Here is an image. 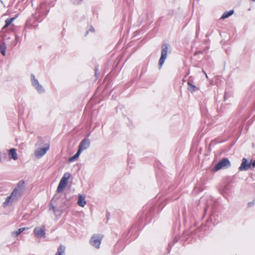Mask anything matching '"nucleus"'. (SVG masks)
I'll use <instances>...</instances> for the list:
<instances>
[{"label":"nucleus","instance_id":"1","mask_svg":"<svg viewBox=\"0 0 255 255\" xmlns=\"http://www.w3.org/2000/svg\"><path fill=\"white\" fill-rule=\"evenodd\" d=\"M21 194V190L18 189H14L10 195L7 197L3 203V206L7 207L11 205L14 201L17 200V198Z\"/></svg>","mask_w":255,"mask_h":255},{"label":"nucleus","instance_id":"2","mask_svg":"<svg viewBox=\"0 0 255 255\" xmlns=\"http://www.w3.org/2000/svg\"><path fill=\"white\" fill-rule=\"evenodd\" d=\"M70 177V174L68 172L65 173L61 179L60 182L57 188L56 192L58 193L62 192L66 187L69 179Z\"/></svg>","mask_w":255,"mask_h":255},{"label":"nucleus","instance_id":"3","mask_svg":"<svg viewBox=\"0 0 255 255\" xmlns=\"http://www.w3.org/2000/svg\"><path fill=\"white\" fill-rule=\"evenodd\" d=\"M231 166V163L228 158H224L221 160L214 167V171H217L220 169L227 168Z\"/></svg>","mask_w":255,"mask_h":255},{"label":"nucleus","instance_id":"4","mask_svg":"<svg viewBox=\"0 0 255 255\" xmlns=\"http://www.w3.org/2000/svg\"><path fill=\"white\" fill-rule=\"evenodd\" d=\"M49 144H45L44 147L38 148L35 150L34 154L36 158L39 159L44 155L49 149Z\"/></svg>","mask_w":255,"mask_h":255},{"label":"nucleus","instance_id":"5","mask_svg":"<svg viewBox=\"0 0 255 255\" xmlns=\"http://www.w3.org/2000/svg\"><path fill=\"white\" fill-rule=\"evenodd\" d=\"M168 45L166 44H164L161 47V56L159 60V68L162 66L164 61L167 57Z\"/></svg>","mask_w":255,"mask_h":255},{"label":"nucleus","instance_id":"6","mask_svg":"<svg viewBox=\"0 0 255 255\" xmlns=\"http://www.w3.org/2000/svg\"><path fill=\"white\" fill-rule=\"evenodd\" d=\"M103 237V236L102 235H93L90 241L91 245L94 247L99 249L100 248Z\"/></svg>","mask_w":255,"mask_h":255},{"label":"nucleus","instance_id":"7","mask_svg":"<svg viewBox=\"0 0 255 255\" xmlns=\"http://www.w3.org/2000/svg\"><path fill=\"white\" fill-rule=\"evenodd\" d=\"M31 80L32 85L35 88V89L38 91L39 93H43L44 91V89L40 85L38 82V81L35 79L34 75H31Z\"/></svg>","mask_w":255,"mask_h":255},{"label":"nucleus","instance_id":"8","mask_svg":"<svg viewBox=\"0 0 255 255\" xmlns=\"http://www.w3.org/2000/svg\"><path fill=\"white\" fill-rule=\"evenodd\" d=\"M44 226L36 227L33 231L34 235L38 238H45Z\"/></svg>","mask_w":255,"mask_h":255},{"label":"nucleus","instance_id":"9","mask_svg":"<svg viewBox=\"0 0 255 255\" xmlns=\"http://www.w3.org/2000/svg\"><path fill=\"white\" fill-rule=\"evenodd\" d=\"M90 140L88 138H85L80 142L78 150L82 152V151L87 149L90 146Z\"/></svg>","mask_w":255,"mask_h":255},{"label":"nucleus","instance_id":"10","mask_svg":"<svg viewBox=\"0 0 255 255\" xmlns=\"http://www.w3.org/2000/svg\"><path fill=\"white\" fill-rule=\"evenodd\" d=\"M251 167V163L248 162L247 159L244 158L242 159V162L239 169L240 171L248 170Z\"/></svg>","mask_w":255,"mask_h":255},{"label":"nucleus","instance_id":"11","mask_svg":"<svg viewBox=\"0 0 255 255\" xmlns=\"http://www.w3.org/2000/svg\"><path fill=\"white\" fill-rule=\"evenodd\" d=\"M77 204L79 206L84 207L86 204V201H85V196H83L81 194H78V200Z\"/></svg>","mask_w":255,"mask_h":255},{"label":"nucleus","instance_id":"12","mask_svg":"<svg viewBox=\"0 0 255 255\" xmlns=\"http://www.w3.org/2000/svg\"><path fill=\"white\" fill-rule=\"evenodd\" d=\"M8 154L10 158L16 160L18 158L16 150L15 148H11L8 150Z\"/></svg>","mask_w":255,"mask_h":255},{"label":"nucleus","instance_id":"13","mask_svg":"<svg viewBox=\"0 0 255 255\" xmlns=\"http://www.w3.org/2000/svg\"><path fill=\"white\" fill-rule=\"evenodd\" d=\"M28 229L27 228H21L18 229L17 231H13L11 232V235L12 237H17L20 234H21L24 230Z\"/></svg>","mask_w":255,"mask_h":255},{"label":"nucleus","instance_id":"14","mask_svg":"<svg viewBox=\"0 0 255 255\" xmlns=\"http://www.w3.org/2000/svg\"><path fill=\"white\" fill-rule=\"evenodd\" d=\"M188 90H189L191 92H193L199 90V88L193 85L190 82H188Z\"/></svg>","mask_w":255,"mask_h":255},{"label":"nucleus","instance_id":"15","mask_svg":"<svg viewBox=\"0 0 255 255\" xmlns=\"http://www.w3.org/2000/svg\"><path fill=\"white\" fill-rule=\"evenodd\" d=\"M65 247L62 245H60L58 249L57 252L55 255H64L65 253Z\"/></svg>","mask_w":255,"mask_h":255},{"label":"nucleus","instance_id":"16","mask_svg":"<svg viewBox=\"0 0 255 255\" xmlns=\"http://www.w3.org/2000/svg\"><path fill=\"white\" fill-rule=\"evenodd\" d=\"M81 153V152L78 150L77 151V153L74 156H73L69 158V162H73V161L76 160L77 159V158L79 157Z\"/></svg>","mask_w":255,"mask_h":255},{"label":"nucleus","instance_id":"17","mask_svg":"<svg viewBox=\"0 0 255 255\" xmlns=\"http://www.w3.org/2000/svg\"><path fill=\"white\" fill-rule=\"evenodd\" d=\"M234 13L233 10H231L229 11L225 12L222 16L221 18L225 19L226 18L232 15Z\"/></svg>","mask_w":255,"mask_h":255},{"label":"nucleus","instance_id":"18","mask_svg":"<svg viewBox=\"0 0 255 255\" xmlns=\"http://www.w3.org/2000/svg\"><path fill=\"white\" fill-rule=\"evenodd\" d=\"M6 49V44L4 43H3L1 45H0V51L3 56L5 55Z\"/></svg>","mask_w":255,"mask_h":255},{"label":"nucleus","instance_id":"19","mask_svg":"<svg viewBox=\"0 0 255 255\" xmlns=\"http://www.w3.org/2000/svg\"><path fill=\"white\" fill-rule=\"evenodd\" d=\"M14 19V18L6 19L5 21V24L4 26L3 27V28H5V27L8 26L10 24H11L12 22V21H13Z\"/></svg>","mask_w":255,"mask_h":255},{"label":"nucleus","instance_id":"20","mask_svg":"<svg viewBox=\"0 0 255 255\" xmlns=\"http://www.w3.org/2000/svg\"><path fill=\"white\" fill-rule=\"evenodd\" d=\"M24 183V182L22 181H19L18 183L17 187L15 189H20L21 190V193H22V190H23V187Z\"/></svg>","mask_w":255,"mask_h":255},{"label":"nucleus","instance_id":"21","mask_svg":"<svg viewBox=\"0 0 255 255\" xmlns=\"http://www.w3.org/2000/svg\"><path fill=\"white\" fill-rule=\"evenodd\" d=\"M255 204V201H252L251 202H250L248 203V206L249 207H252V206H253Z\"/></svg>","mask_w":255,"mask_h":255},{"label":"nucleus","instance_id":"22","mask_svg":"<svg viewBox=\"0 0 255 255\" xmlns=\"http://www.w3.org/2000/svg\"><path fill=\"white\" fill-rule=\"evenodd\" d=\"M15 43H14V45H16L17 42L18 41V39H19V37L18 36V35H17L16 34L15 35Z\"/></svg>","mask_w":255,"mask_h":255},{"label":"nucleus","instance_id":"23","mask_svg":"<svg viewBox=\"0 0 255 255\" xmlns=\"http://www.w3.org/2000/svg\"><path fill=\"white\" fill-rule=\"evenodd\" d=\"M50 210L52 209L53 210V212H55V207L54 206H51V207H50Z\"/></svg>","mask_w":255,"mask_h":255},{"label":"nucleus","instance_id":"24","mask_svg":"<svg viewBox=\"0 0 255 255\" xmlns=\"http://www.w3.org/2000/svg\"><path fill=\"white\" fill-rule=\"evenodd\" d=\"M90 30L91 31H94V29H93V28H91Z\"/></svg>","mask_w":255,"mask_h":255},{"label":"nucleus","instance_id":"25","mask_svg":"<svg viewBox=\"0 0 255 255\" xmlns=\"http://www.w3.org/2000/svg\"><path fill=\"white\" fill-rule=\"evenodd\" d=\"M205 76H206V78H208V76H207V74H206V73H205Z\"/></svg>","mask_w":255,"mask_h":255},{"label":"nucleus","instance_id":"26","mask_svg":"<svg viewBox=\"0 0 255 255\" xmlns=\"http://www.w3.org/2000/svg\"><path fill=\"white\" fill-rule=\"evenodd\" d=\"M202 72L205 74L206 72L203 70H202Z\"/></svg>","mask_w":255,"mask_h":255},{"label":"nucleus","instance_id":"27","mask_svg":"<svg viewBox=\"0 0 255 255\" xmlns=\"http://www.w3.org/2000/svg\"><path fill=\"white\" fill-rule=\"evenodd\" d=\"M253 1H255V0H252Z\"/></svg>","mask_w":255,"mask_h":255}]
</instances>
